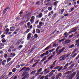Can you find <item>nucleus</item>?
<instances>
[{
	"label": "nucleus",
	"instance_id": "f257e3e1",
	"mask_svg": "<svg viewBox=\"0 0 79 79\" xmlns=\"http://www.w3.org/2000/svg\"><path fill=\"white\" fill-rule=\"evenodd\" d=\"M62 58L60 60V61H62L63 60H64L66 58V55H64L62 56H61V57H60V59Z\"/></svg>",
	"mask_w": 79,
	"mask_h": 79
},
{
	"label": "nucleus",
	"instance_id": "f03ea898",
	"mask_svg": "<svg viewBox=\"0 0 79 79\" xmlns=\"http://www.w3.org/2000/svg\"><path fill=\"white\" fill-rule=\"evenodd\" d=\"M64 48H63L62 49H61L58 52L57 55H59V54H60L62 52L64 51Z\"/></svg>",
	"mask_w": 79,
	"mask_h": 79
},
{
	"label": "nucleus",
	"instance_id": "7ed1b4c3",
	"mask_svg": "<svg viewBox=\"0 0 79 79\" xmlns=\"http://www.w3.org/2000/svg\"><path fill=\"white\" fill-rule=\"evenodd\" d=\"M76 43H77V44H75V46H76L77 45V47H79V39L78 40H77L76 41Z\"/></svg>",
	"mask_w": 79,
	"mask_h": 79
},
{
	"label": "nucleus",
	"instance_id": "20e7f679",
	"mask_svg": "<svg viewBox=\"0 0 79 79\" xmlns=\"http://www.w3.org/2000/svg\"><path fill=\"white\" fill-rule=\"evenodd\" d=\"M6 60H3L2 62V65H3V66H4V65H5V64H6Z\"/></svg>",
	"mask_w": 79,
	"mask_h": 79
},
{
	"label": "nucleus",
	"instance_id": "39448f33",
	"mask_svg": "<svg viewBox=\"0 0 79 79\" xmlns=\"http://www.w3.org/2000/svg\"><path fill=\"white\" fill-rule=\"evenodd\" d=\"M31 37V34L29 33L27 35V39H30Z\"/></svg>",
	"mask_w": 79,
	"mask_h": 79
},
{
	"label": "nucleus",
	"instance_id": "423d86ee",
	"mask_svg": "<svg viewBox=\"0 0 79 79\" xmlns=\"http://www.w3.org/2000/svg\"><path fill=\"white\" fill-rule=\"evenodd\" d=\"M24 76L26 79H27V78H29V76H29V74H27Z\"/></svg>",
	"mask_w": 79,
	"mask_h": 79
},
{
	"label": "nucleus",
	"instance_id": "0eeeda50",
	"mask_svg": "<svg viewBox=\"0 0 79 79\" xmlns=\"http://www.w3.org/2000/svg\"><path fill=\"white\" fill-rule=\"evenodd\" d=\"M10 57H12V58H13V57H14V56H15V55H16V54L15 53H10Z\"/></svg>",
	"mask_w": 79,
	"mask_h": 79
},
{
	"label": "nucleus",
	"instance_id": "6e6552de",
	"mask_svg": "<svg viewBox=\"0 0 79 79\" xmlns=\"http://www.w3.org/2000/svg\"><path fill=\"white\" fill-rule=\"evenodd\" d=\"M30 16H31V13H28L27 15V17L28 19H29L30 18Z\"/></svg>",
	"mask_w": 79,
	"mask_h": 79
},
{
	"label": "nucleus",
	"instance_id": "1a4fd4ad",
	"mask_svg": "<svg viewBox=\"0 0 79 79\" xmlns=\"http://www.w3.org/2000/svg\"><path fill=\"white\" fill-rule=\"evenodd\" d=\"M70 42H71V40H67L65 41V44H69V43H70Z\"/></svg>",
	"mask_w": 79,
	"mask_h": 79
},
{
	"label": "nucleus",
	"instance_id": "9d476101",
	"mask_svg": "<svg viewBox=\"0 0 79 79\" xmlns=\"http://www.w3.org/2000/svg\"><path fill=\"white\" fill-rule=\"evenodd\" d=\"M76 72H74L72 74H71V75L74 77V76H75L76 75Z\"/></svg>",
	"mask_w": 79,
	"mask_h": 79
},
{
	"label": "nucleus",
	"instance_id": "9b49d317",
	"mask_svg": "<svg viewBox=\"0 0 79 79\" xmlns=\"http://www.w3.org/2000/svg\"><path fill=\"white\" fill-rule=\"evenodd\" d=\"M26 74H27V72H24L22 75L21 77H23V76H25Z\"/></svg>",
	"mask_w": 79,
	"mask_h": 79
},
{
	"label": "nucleus",
	"instance_id": "f8f14e48",
	"mask_svg": "<svg viewBox=\"0 0 79 79\" xmlns=\"http://www.w3.org/2000/svg\"><path fill=\"white\" fill-rule=\"evenodd\" d=\"M53 75V73L51 72L49 73V77H52Z\"/></svg>",
	"mask_w": 79,
	"mask_h": 79
},
{
	"label": "nucleus",
	"instance_id": "ddd939ff",
	"mask_svg": "<svg viewBox=\"0 0 79 79\" xmlns=\"http://www.w3.org/2000/svg\"><path fill=\"white\" fill-rule=\"evenodd\" d=\"M71 73V71H69L65 73L64 74L65 75H66V74H69V73Z\"/></svg>",
	"mask_w": 79,
	"mask_h": 79
},
{
	"label": "nucleus",
	"instance_id": "4468645a",
	"mask_svg": "<svg viewBox=\"0 0 79 79\" xmlns=\"http://www.w3.org/2000/svg\"><path fill=\"white\" fill-rule=\"evenodd\" d=\"M35 72H36V70L33 71L31 73H30V74H35Z\"/></svg>",
	"mask_w": 79,
	"mask_h": 79
},
{
	"label": "nucleus",
	"instance_id": "2eb2a0df",
	"mask_svg": "<svg viewBox=\"0 0 79 79\" xmlns=\"http://www.w3.org/2000/svg\"><path fill=\"white\" fill-rule=\"evenodd\" d=\"M64 40H65V39H64V38L62 39L61 40H59V43H61V42H63V41H64Z\"/></svg>",
	"mask_w": 79,
	"mask_h": 79
},
{
	"label": "nucleus",
	"instance_id": "dca6fc26",
	"mask_svg": "<svg viewBox=\"0 0 79 79\" xmlns=\"http://www.w3.org/2000/svg\"><path fill=\"white\" fill-rule=\"evenodd\" d=\"M63 67L62 66L60 67L58 69V71H61V70L62 69H63Z\"/></svg>",
	"mask_w": 79,
	"mask_h": 79
},
{
	"label": "nucleus",
	"instance_id": "f3484780",
	"mask_svg": "<svg viewBox=\"0 0 79 79\" xmlns=\"http://www.w3.org/2000/svg\"><path fill=\"white\" fill-rule=\"evenodd\" d=\"M36 31L37 33H40V31L39 29H36Z\"/></svg>",
	"mask_w": 79,
	"mask_h": 79
},
{
	"label": "nucleus",
	"instance_id": "a211bd4d",
	"mask_svg": "<svg viewBox=\"0 0 79 79\" xmlns=\"http://www.w3.org/2000/svg\"><path fill=\"white\" fill-rule=\"evenodd\" d=\"M39 18H42V13H40L39 14Z\"/></svg>",
	"mask_w": 79,
	"mask_h": 79
},
{
	"label": "nucleus",
	"instance_id": "6ab92c4d",
	"mask_svg": "<svg viewBox=\"0 0 79 79\" xmlns=\"http://www.w3.org/2000/svg\"><path fill=\"white\" fill-rule=\"evenodd\" d=\"M16 70H17V69L16 68H14L12 70V71L13 73H15V71H16Z\"/></svg>",
	"mask_w": 79,
	"mask_h": 79
},
{
	"label": "nucleus",
	"instance_id": "aec40b11",
	"mask_svg": "<svg viewBox=\"0 0 79 79\" xmlns=\"http://www.w3.org/2000/svg\"><path fill=\"white\" fill-rule=\"evenodd\" d=\"M60 66H57L56 67H55L54 68V69H58V68H60Z\"/></svg>",
	"mask_w": 79,
	"mask_h": 79
},
{
	"label": "nucleus",
	"instance_id": "412c9836",
	"mask_svg": "<svg viewBox=\"0 0 79 79\" xmlns=\"http://www.w3.org/2000/svg\"><path fill=\"white\" fill-rule=\"evenodd\" d=\"M39 24L40 26H42V25H44V23L43 22H40L39 23Z\"/></svg>",
	"mask_w": 79,
	"mask_h": 79
},
{
	"label": "nucleus",
	"instance_id": "4be33fe9",
	"mask_svg": "<svg viewBox=\"0 0 79 79\" xmlns=\"http://www.w3.org/2000/svg\"><path fill=\"white\" fill-rule=\"evenodd\" d=\"M56 61H57V60H56L53 63V64H52V65H53V66H55V65L56 64L55 63H56Z\"/></svg>",
	"mask_w": 79,
	"mask_h": 79
},
{
	"label": "nucleus",
	"instance_id": "5701e85b",
	"mask_svg": "<svg viewBox=\"0 0 79 79\" xmlns=\"http://www.w3.org/2000/svg\"><path fill=\"white\" fill-rule=\"evenodd\" d=\"M48 9L49 11H51V10H52V8L51 7H49L48 8Z\"/></svg>",
	"mask_w": 79,
	"mask_h": 79
},
{
	"label": "nucleus",
	"instance_id": "b1692460",
	"mask_svg": "<svg viewBox=\"0 0 79 79\" xmlns=\"http://www.w3.org/2000/svg\"><path fill=\"white\" fill-rule=\"evenodd\" d=\"M30 31H31V29L30 28L28 29H27V31H25V32L26 33H28V32H29Z\"/></svg>",
	"mask_w": 79,
	"mask_h": 79
},
{
	"label": "nucleus",
	"instance_id": "393cba45",
	"mask_svg": "<svg viewBox=\"0 0 79 79\" xmlns=\"http://www.w3.org/2000/svg\"><path fill=\"white\" fill-rule=\"evenodd\" d=\"M56 15H57V14H55L52 16V18L53 19H54V18H55V17H56Z\"/></svg>",
	"mask_w": 79,
	"mask_h": 79
},
{
	"label": "nucleus",
	"instance_id": "a878e982",
	"mask_svg": "<svg viewBox=\"0 0 79 79\" xmlns=\"http://www.w3.org/2000/svg\"><path fill=\"white\" fill-rule=\"evenodd\" d=\"M2 43H5V42H6V40H5V39L4 38L2 39Z\"/></svg>",
	"mask_w": 79,
	"mask_h": 79
},
{
	"label": "nucleus",
	"instance_id": "bb28decb",
	"mask_svg": "<svg viewBox=\"0 0 79 79\" xmlns=\"http://www.w3.org/2000/svg\"><path fill=\"white\" fill-rule=\"evenodd\" d=\"M53 11H51L50 13H49L48 16H49V15H53Z\"/></svg>",
	"mask_w": 79,
	"mask_h": 79
},
{
	"label": "nucleus",
	"instance_id": "cd10ccee",
	"mask_svg": "<svg viewBox=\"0 0 79 79\" xmlns=\"http://www.w3.org/2000/svg\"><path fill=\"white\" fill-rule=\"evenodd\" d=\"M42 68H41L38 70L37 72L38 73L39 72H41V71H42Z\"/></svg>",
	"mask_w": 79,
	"mask_h": 79
},
{
	"label": "nucleus",
	"instance_id": "c85d7f7f",
	"mask_svg": "<svg viewBox=\"0 0 79 79\" xmlns=\"http://www.w3.org/2000/svg\"><path fill=\"white\" fill-rule=\"evenodd\" d=\"M74 44H72V45H71L70 47H69V48H73V47H74Z\"/></svg>",
	"mask_w": 79,
	"mask_h": 79
},
{
	"label": "nucleus",
	"instance_id": "c756f323",
	"mask_svg": "<svg viewBox=\"0 0 79 79\" xmlns=\"http://www.w3.org/2000/svg\"><path fill=\"white\" fill-rule=\"evenodd\" d=\"M64 9H63L61 10V11L62 13H61V15H63V12H64Z\"/></svg>",
	"mask_w": 79,
	"mask_h": 79
},
{
	"label": "nucleus",
	"instance_id": "7c9ffc66",
	"mask_svg": "<svg viewBox=\"0 0 79 79\" xmlns=\"http://www.w3.org/2000/svg\"><path fill=\"white\" fill-rule=\"evenodd\" d=\"M30 70H31V69H30V68L28 67L27 69H26L25 71H30Z\"/></svg>",
	"mask_w": 79,
	"mask_h": 79
},
{
	"label": "nucleus",
	"instance_id": "2f4dec72",
	"mask_svg": "<svg viewBox=\"0 0 79 79\" xmlns=\"http://www.w3.org/2000/svg\"><path fill=\"white\" fill-rule=\"evenodd\" d=\"M34 37L35 38H37V37H38V35L37 34H35L34 35Z\"/></svg>",
	"mask_w": 79,
	"mask_h": 79
},
{
	"label": "nucleus",
	"instance_id": "473e14b6",
	"mask_svg": "<svg viewBox=\"0 0 79 79\" xmlns=\"http://www.w3.org/2000/svg\"><path fill=\"white\" fill-rule=\"evenodd\" d=\"M57 75L59 77H61V76H62V74L61 73H59Z\"/></svg>",
	"mask_w": 79,
	"mask_h": 79
},
{
	"label": "nucleus",
	"instance_id": "72a5a7b5",
	"mask_svg": "<svg viewBox=\"0 0 79 79\" xmlns=\"http://www.w3.org/2000/svg\"><path fill=\"white\" fill-rule=\"evenodd\" d=\"M53 57V55H51L48 59V60H51L52 58V57Z\"/></svg>",
	"mask_w": 79,
	"mask_h": 79
},
{
	"label": "nucleus",
	"instance_id": "f704fd0d",
	"mask_svg": "<svg viewBox=\"0 0 79 79\" xmlns=\"http://www.w3.org/2000/svg\"><path fill=\"white\" fill-rule=\"evenodd\" d=\"M68 65H69V63H67L64 66V68H65V67H68Z\"/></svg>",
	"mask_w": 79,
	"mask_h": 79
},
{
	"label": "nucleus",
	"instance_id": "c9c22d12",
	"mask_svg": "<svg viewBox=\"0 0 79 79\" xmlns=\"http://www.w3.org/2000/svg\"><path fill=\"white\" fill-rule=\"evenodd\" d=\"M14 48V46L13 45H11L10 47H9V49H13Z\"/></svg>",
	"mask_w": 79,
	"mask_h": 79
},
{
	"label": "nucleus",
	"instance_id": "e433bc0d",
	"mask_svg": "<svg viewBox=\"0 0 79 79\" xmlns=\"http://www.w3.org/2000/svg\"><path fill=\"white\" fill-rule=\"evenodd\" d=\"M57 3H58V1H56V2H54L53 3V5H56Z\"/></svg>",
	"mask_w": 79,
	"mask_h": 79
},
{
	"label": "nucleus",
	"instance_id": "4c0bfd02",
	"mask_svg": "<svg viewBox=\"0 0 79 79\" xmlns=\"http://www.w3.org/2000/svg\"><path fill=\"white\" fill-rule=\"evenodd\" d=\"M7 56H8V55L7 54H4V56L5 58H6V57H7Z\"/></svg>",
	"mask_w": 79,
	"mask_h": 79
},
{
	"label": "nucleus",
	"instance_id": "58836bf2",
	"mask_svg": "<svg viewBox=\"0 0 79 79\" xmlns=\"http://www.w3.org/2000/svg\"><path fill=\"white\" fill-rule=\"evenodd\" d=\"M50 1V0H45L44 2V3H46L47 2H48Z\"/></svg>",
	"mask_w": 79,
	"mask_h": 79
},
{
	"label": "nucleus",
	"instance_id": "ea45409f",
	"mask_svg": "<svg viewBox=\"0 0 79 79\" xmlns=\"http://www.w3.org/2000/svg\"><path fill=\"white\" fill-rule=\"evenodd\" d=\"M45 79H48V75H47L45 76Z\"/></svg>",
	"mask_w": 79,
	"mask_h": 79
},
{
	"label": "nucleus",
	"instance_id": "a19ab883",
	"mask_svg": "<svg viewBox=\"0 0 79 79\" xmlns=\"http://www.w3.org/2000/svg\"><path fill=\"white\" fill-rule=\"evenodd\" d=\"M70 56V54H68L67 55H65V57L66 58H68Z\"/></svg>",
	"mask_w": 79,
	"mask_h": 79
},
{
	"label": "nucleus",
	"instance_id": "79ce46f5",
	"mask_svg": "<svg viewBox=\"0 0 79 79\" xmlns=\"http://www.w3.org/2000/svg\"><path fill=\"white\" fill-rule=\"evenodd\" d=\"M54 50H55V48L52 49L51 50H49V53H51V52H53V51H54Z\"/></svg>",
	"mask_w": 79,
	"mask_h": 79
},
{
	"label": "nucleus",
	"instance_id": "37998d69",
	"mask_svg": "<svg viewBox=\"0 0 79 79\" xmlns=\"http://www.w3.org/2000/svg\"><path fill=\"white\" fill-rule=\"evenodd\" d=\"M59 77L58 75H56V79H59Z\"/></svg>",
	"mask_w": 79,
	"mask_h": 79
},
{
	"label": "nucleus",
	"instance_id": "c03bdc74",
	"mask_svg": "<svg viewBox=\"0 0 79 79\" xmlns=\"http://www.w3.org/2000/svg\"><path fill=\"white\" fill-rule=\"evenodd\" d=\"M49 48H50V47H48L44 49V50H48V49H49Z\"/></svg>",
	"mask_w": 79,
	"mask_h": 79
},
{
	"label": "nucleus",
	"instance_id": "a18cd8bd",
	"mask_svg": "<svg viewBox=\"0 0 79 79\" xmlns=\"http://www.w3.org/2000/svg\"><path fill=\"white\" fill-rule=\"evenodd\" d=\"M7 62H8V61H10V60H11V58H7Z\"/></svg>",
	"mask_w": 79,
	"mask_h": 79
},
{
	"label": "nucleus",
	"instance_id": "49530a36",
	"mask_svg": "<svg viewBox=\"0 0 79 79\" xmlns=\"http://www.w3.org/2000/svg\"><path fill=\"white\" fill-rule=\"evenodd\" d=\"M73 76H72L71 75V76H69V79H73Z\"/></svg>",
	"mask_w": 79,
	"mask_h": 79
},
{
	"label": "nucleus",
	"instance_id": "de8ad7c7",
	"mask_svg": "<svg viewBox=\"0 0 79 79\" xmlns=\"http://www.w3.org/2000/svg\"><path fill=\"white\" fill-rule=\"evenodd\" d=\"M45 53H43V54H41L40 56L41 57H43L44 56V55H45Z\"/></svg>",
	"mask_w": 79,
	"mask_h": 79
},
{
	"label": "nucleus",
	"instance_id": "09e8293b",
	"mask_svg": "<svg viewBox=\"0 0 79 79\" xmlns=\"http://www.w3.org/2000/svg\"><path fill=\"white\" fill-rule=\"evenodd\" d=\"M6 10H7L6 9L4 10L3 12L4 14H5V13H6Z\"/></svg>",
	"mask_w": 79,
	"mask_h": 79
},
{
	"label": "nucleus",
	"instance_id": "8fccbe9b",
	"mask_svg": "<svg viewBox=\"0 0 79 79\" xmlns=\"http://www.w3.org/2000/svg\"><path fill=\"white\" fill-rule=\"evenodd\" d=\"M39 74V72L36 73L35 75V77H36V76H38V74Z\"/></svg>",
	"mask_w": 79,
	"mask_h": 79
},
{
	"label": "nucleus",
	"instance_id": "3c124183",
	"mask_svg": "<svg viewBox=\"0 0 79 79\" xmlns=\"http://www.w3.org/2000/svg\"><path fill=\"white\" fill-rule=\"evenodd\" d=\"M5 35H3L1 36V39H2V38H3V37H5Z\"/></svg>",
	"mask_w": 79,
	"mask_h": 79
},
{
	"label": "nucleus",
	"instance_id": "603ef678",
	"mask_svg": "<svg viewBox=\"0 0 79 79\" xmlns=\"http://www.w3.org/2000/svg\"><path fill=\"white\" fill-rule=\"evenodd\" d=\"M10 29H15V27H10Z\"/></svg>",
	"mask_w": 79,
	"mask_h": 79
},
{
	"label": "nucleus",
	"instance_id": "864d4df0",
	"mask_svg": "<svg viewBox=\"0 0 79 79\" xmlns=\"http://www.w3.org/2000/svg\"><path fill=\"white\" fill-rule=\"evenodd\" d=\"M27 26H29L31 25V22H29L27 24Z\"/></svg>",
	"mask_w": 79,
	"mask_h": 79
},
{
	"label": "nucleus",
	"instance_id": "5fc2aeb1",
	"mask_svg": "<svg viewBox=\"0 0 79 79\" xmlns=\"http://www.w3.org/2000/svg\"><path fill=\"white\" fill-rule=\"evenodd\" d=\"M77 30V29L76 28H74L73 30V31H72V32H75Z\"/></svg>",
	"mask_w": 79,
	"mask_h": 79
},
{
	"label": "nucleus",
	"instance_id": "6e6d98bb",
	"mask_svg": "<svg viewBox=\"0 0 79 79\" xmlns=\"http://www.w3.org/2000/svg\"><path fill=\"white\" fill-rule=\"evenodd\" d=\"M15 29H10V31L11 32H14Z\"/></svg>",
	"mask_w": 79,
	"mask_h": 79
},
{
	"label": "nucleus",
	"instance_id": "4d7b16f0",
	"mask_svg": "<svg viewBox=\"0 0 79 79\" xmlns=\"http://www.w3.org/2000/svg\"><path fill=\"white\" fill-rule=\"evenodd\" d=\"M49 52H48V51H46V53L45 54V55H47L48 54V53Z\"/></svg>",
	"mask_w": 79,
	"mask_h": 79
},
{
	"label": "nucleus",
	"instance_id": "13d9d810",
	"mask_svg": "<svg viewBox=\"0 0 79 79\" xmlns=\"http://www.w3.org/2000/svg\"><path fill=\"white\" fill-rule=\"evenodd\" d=\"M76 55H77V53H75L74 55L72 56L73 58H74V57H75Z\"/></svg>",
	"mask_w": 79,
	"mask_h": 79
},
{
	"label": "nucleus",
	"instance_id": "bf43d9fd",
	"mask_svg": "<svg viewBox=\"0 0 79 79\" xmlns=\"http://www.w3.org/2000/svg\"><path fill=\"white\" fill-rule=\"evenodd\" d=\"M56 44L54 43L53 44V47H56Z\"/></svg>",
	"mask_w": 79,
	"mask_h": 79
},
{
	"label": "nucleus",
	"instance_id": "052dcab7",
	"mask_svg": "<svg viewBox=\"0 0 79 79\" xmlns=\"http://www.w3.org/2000/svg\"><path fill=\"white\" fill-rule=\"evenodd\" d=\"M60 48V47H58L56 49V52H58V50H59V49Z\"/></svg>",
	"mask_w": 79,
	"mask_h": 79
},
{
	"label": "nucleus",
	"instance_id": "680f3d73",
	"mask_svg": "<svg viewBox=\"0 0 79 79\" xmlns=\"http://www.w3.org/2000/svg\"><path fill=\"white\" fill-rule=\"evenodd\" d=\"M20 67V65H17L16 67V68H19Z\"/></svg>",
	"mask_w": 79,
	"mask_h": 79
},
{
	"label": "nucleus",
	"instance_id": "e2e57ef3",
	"mask_svg": "<svg viewBox=\"0 0 79 79\" xmlns=\"http://www.w3.org/2000/svg\"><path fill=\"white\" fill-rule=\"evenodd\" d=\"M22 70H26V67H23L22 69Z\"/></svg>",
	"mask_w": 79,
	"mask_h": 79
},
{
	"label": "nucleus",
	"instance_id": "0e129e2a",
	"mask_svg": "<svg viewBox=\"0 0 79 79\" xmlns=\"http://www.w3.org/2000/svg\"><path fill=\"white\" fill-rule=\"evenodd\" d=\"M23 24H24V22H21L20 23H19V24L20 25H22Z\"/></svg>",
	"mask_w": 79,
	"mask_h": 79
},
{
	"label": "nucleus",
	"instance_id": "69168bd1",
	"mask_svg": "<svg viewBox=\"0 0 79 79\" xmlns=\"http://www.w3.org/2000/svg\"><path fill=\"white\" fill-rule=\"evenodd\" d=\"M37 27L38 29H40V28H41V27L39 25H37Z\"/></svg>",
	"mask_w": 79,
	"mask_h": 79
},
{
	"label": "nucleus",
	"instance_id": "338daca9",
	"mask_svg": "<svg viewBox=\"0 0 79 79\" xmlns=\"http://www.w3.org/2000/svg\"><path fill=\"white\" fill-rule=\"evenodd\" d=\"M31 19L34 20V19H35V17H34V16H32L31 18Z\"/></svg>",
	"mask_w": 79,
	"mask_h": 79
},
{
	"label": "nucleus",
	"instance_id": "774afa93",
	"mask_svg": "<svg viewBox=\"0 0 79 79\" xmlns=\"http://www.w3.org/2000/svg\"><path fill=\"white\" fill-rule=\"evenodd\" d=\"M44 77H45V76H43L41 77V78L40 79H44Z\"/></svg>",
	"mask_w": 79,
	"mask_h": 79
}]
</instances>
